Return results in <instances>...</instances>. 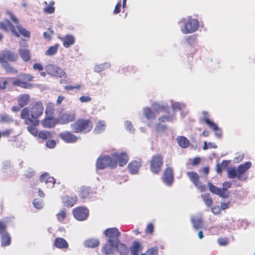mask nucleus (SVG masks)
<instances>
[{
    "mask_svg": "<svg viewBox=\"0 0 255 255\" xmlns=\"http://www.w3.org/2000/svg\"><path fill=\"white\" fill-rule=\"evenodd\" d=\"M44 112V106L42 102L36 101L30 107H25L21 110L20 117L22 119L23 115L28 114V118L32 120H39Z\"/></svg>",
    "mask_w": 255,
    "mask_h": 255,
    "instance_id": "nucleus-3",
    "label": "nucleus"
},
{
    "mask_svg": "<svg viewBox=\"0 0 255 255\" xmlns=\"http://www.w3.org/2000/svg\"><path fill=\"white\" fill-rule=\"evenodd\" d=\"M158 249L157 247H154L148 249L145 253L141 255H158Z\"/></svg>",
    "mask_w": 255,
    "mask_h": 255,
    "instance_id": "nucleus-45",
    "label": "nucleus"
},
{
    "mask_svg": "<svg viewBox=\"0 0 255 255\" xmlns=\"http://www.w3.org/2000/svg\"><path fill=\"white\" fill-rule=\"evenodd\" d=\"M229 239L227 237L220 238L218 239V243L221 246L227 245L229 243Z\"/></svg>",
    "mask_w": 255,
    "mask_h": 255,
    "instance_id": "nucleus-54",
    "label": "nucleus"
},
{
    "mask_svg": "<svg viewBox=\"0 0 255 255\" xmlns=\"http://www.w3.org/2000/svg\"><path fill=\"white\" fill-rule=\"evenodd\" d=\"M116 243L110 242L107 241V243L102 248V252L105 255L113 254L117 246Z\"/></svg>",
    "mask_w": 255,
    "mask_h": 255,
    "instance_id": "nucleus-23",
    "label": "nucleus"
},
{
    "mask_svg": "<svg viewBox=\"0 0 255 255\" xmlns=\"http://www.w3.org/2000/svg\"><path fill=\"white\" fill-rule=\"evenodd\" d=\"M59 46V44L58 43H56L53 46H50L45 52V54L48 56L53 55L57 52Z\"/></svg>",
    "mask_w": 255,
    "mask_h": 255,
    "instance_id": "nucleus-40",
    "label": "nucleus"
},
{
    "mask_svg": "<svg viewBox=\"0 0 255 255\" xmlns=\"http://www.w3.org/2000/svg\"><path fill=\"white\" fill-rule=\"evenodd\" d=\"M33 205L37 209H41L42 207V201L38 199H35L33 201Z\"/></svg>",
    "mask_w": 255,
    "mask_h": 255,
    "instance_id": "nucleus-56",
    "label": "nucleus"
},
{
    "mask_svg": "<svg viewBox=\"0 0 255 255\" xmlns=\"http://www.w3.org/2000/svg\"><path fill=\"white\" fill-rule=\"evenodd\" d=\"M143 113L145 117L148 120H153L155 119V115L153 112L149 108H145L143 110Z\"/></svg>",
    "mask_w": 255,
    "mask_h": 255,
    "instance_id": "nucleus-41",
    "label": "nucleus"
},
{
    "mask_svg": "<svg viewBox=\"0 0 255 255\" xmlns=\"http://www.w3.org/2000/svg\"><path fill=\"white\" fill-rule=\"evenodd\" d=\"M251 162L247 161L244 164H240L237 168L238 178L240 180H245L246 177L243 178L242 175L245 173L251 166Z\"/></svg>",
    "mask_w": 255,
    "mask_h": 255,
    "instance_id": "nucleus-22",
    "label": "nucleus"
},
{
    "mask_svg": "<svg viewBox=\"0 0 255 255\" xmlns=\"http://www.w3.org/2000/svg\"><path fill=\"white\" fill-rule=\"evenodd\" d=\"M62 41L63 45L65 48H68L75 43L74 37L70 34H67L65 36L60 38Z\"/></svg>",
    "mask_w": 255,
    "mask_h": 255,
    "instance_id": "nucleus-27",
    "label": "nucleus"
},
{
    "mask_svg": "<svg viewBox=\"0 0 255 255\" xmlns=\"http://www.w3.org/2000/svg\"><path fill=\"white\" fill-rule=\"evenodd\" d=\"M154 231V226L152 223H148L145 230V232L147 234H151Z\"/></svg>",
    "mask_w": 255,
    "mask_h": 255,
    "instance_id": "nucleus-53",
    "label": "nucleus"
},
{
    "mask_svg": "<svg viewBox=\"0 0 255 255\" xmlns=\"http://www.w3.org/2000/svg\"><path fill=\"white\" fill-rule=\"evenodd\" d=\"M18 58L17 54L10 50L4 49L0 51V64L6 72L15 74L18 72L8 62H16Z\"/></svg>",
    "mask_w": 255,
    "mask_h": 255,
    "instance_id": "nucleus-2",
    "label": "nucleus"
},
{
    "mask_svg": "<svg viewBox=\"0 0 255 255\" xmlns=\"http://www.w3.org/2000/svg\"><path fill=\"white\" fill-rule=\"evenodd\" d=\"M181 22L183 25L181 27V31L184 34L191 33L195 32L199 28V22L197 19L188 17L183 18Z\"/></svg>",
    "mask_w": 255,
    "mask_h": 255,
    "instance_id": "nucleus-7",
    "label": "nucleus"
},
{
    "mask_svg": "<svg viewBox=\"0 0 255 255\" xmlns=\"http://www.w3.org/2000/svg\"><path fill=\"white\" fill-rule=\"evenodd\" d=\"M41 182H44L47 185V187H53L55 184V179L53 177L49 176L47 173H43L41 175L39 178Z\"/></svg>",
    "mask_w": 255,
    "mask_h": 255,
    "instance_id": "nucleus-26",
    "label": "nucleus"
},
{
    "mask_svg": "<svg viewBox=\"0 0 255 255\" xmlns=\"http://www.w3.org/2000/svg\"><path fill=\"white\" fill-rule=\"evenodd\" d=\"M33 79L34 77L30 74L21 73L17 78L14 79L12 85L23 89H31L33 86L31 82Z\"/></svg>",
    "mask_w": 255,
    "mask_h": 255,
    "instance_id": "nucleus-5",
    "label": "nucleus"
},
{
    "mask_svg": "<svg viewBox=\"0 0 255 255\" xmlns=\"http://www.w3.org/2000/svg\"><path fill=\"white\" fill-rule=\"evenodd\" d=\"M76 114L74 112H65L62 114L58 117L57 122L60 124L66 125L74 122L76 119Z\"/></svg>",
    "mask_w": 255,
    "mask_h": 255,
    "instance_id": "nucleus-17",
    "label": "nucleus"
},
{
    "mask_svg": "<svg viewBox=\"0 0 255 255\" xmlns=\"http://www.w3.org/2000/svg\"><path fill=\"white\" fill-rule=\"evenodd\" d=\"M18 53L21 58L25 62L29 61L31 59V53L30 51L27 48H22L19 49L18 50Z\"/></svg>",
    "mask_w": 255,
    "mask_h": 255,
    "instance_id": "nucleus-28",
    "label": "nucleus"
},
{
    "mask_svg": "<svg viewBox=\"0 0 255 255\" xmlns=\"http://www.w3.org/2000/svg\"><path fill=\"white\" fill-rule=\"evenodd\" d=\"M22 120H24V124L28 125L27 128V131L34 136H36L38 133L36 127L39 125V120H31L28 118V114L22 115Z\"/></svg>",
    "mask_w": 255,
    "mask_h": 255,
    "instance_id": "nucleus-10",
    "label": "nucleus"
},
{
    "mask_svg": "<svg viewBox=\"0 0 255 255\" xmlns=\"http://www.w3.org/2000/svg\"><path fill=\"white\" fill-rule=\"evenodd\" d=\"M106 126V125L105 122L104 121L100 120L96 124L94 130L97 133H100L105 130Z\"/></svg>",
    "mask_w": 255,
    "mask_h": 255,
    "instance_id": "nucleus-36",
    "label": "nucleus"
},
{
    "mask_svg": "<svg viewBox=\"0 0 255 255\" xmlns=\"http://www.w3.org/2000/svg\"><path fill=\"white\" fill-rule=\"evenodd\" d=\"M93 127L92 121L85 119H79L71 125V128L75 133H88L92 130Z\"/></svg>",
    "mask_w": 255,
    "mask_h": 255,
    "instance_id": "nucleus-4",
    "label": "nucleus"
},
{
    "mask_svg": "<svg viewBox=\"0 0 255 255\" xmlns=\"http://www.w3.org/2000/svg\"><path fill=\"white\" fill-rule=\"evenodd\" d=\"M54 245L56 248L60 249H67L69 247L67 242L63 238L59 237L55 239Z\"/></svg>",
    "mask_w": 255,
    "mask_h": 255,
    "instance_id": "nucleus-29",
    "label": "nucleus"
},
{
    "mask_svg": "<svg viewBox=\"0 0 255 255\" xmlns=\"http://www.w3.org/2000/svg\"><path fill=\"white\" fill-rule=\"evenodd\" d=\"M212 129H213L215 132V134L218 138H221L222 136V131L221 128H220L218 125L215 123V126H211L209 127Z\"/></svg>",
    "mask_w": 255,
    "mask_h": 255,
    "instance_id": "nucleus-46",
    "label": "nucleus"
},
{
    "mask_svg": "<svg viewBox=\"0 0 255 255\" xmlns=\"http://www.w3.org/2000/svg\"><path fill=\"white\" fill-rule=\"evenodd\" d=\"M1 243L2 246L5 247L10 244L11 239L7 233L2 234Z\"/></svg>",
    "mask_w": 255,
    "mask_h": 255,
    "instance_id": "nucleus-37",
    "label": "nucleus"
},
{
    "mask_svg": "<svg viewBox=\"0 0 255 255\" xmlns=\"http://www.w3.org/2000/svg\"><path fill=\"white\" fill-rule=\"evenodd\" d=\"M46 146L49 148H53L56 145V142L54 139L48 140L46 143Z\"/></svg>",
    "mask_w": 255,
    "mask_h": 255,
    "instance_id": "nucleus-58",
    "label": "nucleus"
},
{
    "mask_svg": "<svg viewBox=\"0 0 255 255\" xmlns=\"http://www.w3.org/2000/svg\"><path fill=\"white\" fill-rule=\"evenodd\" d=\"M79 99L81 103L89 102L92 100V98L88 96H81Z\"/></svg>",
    "mask_w": 255,
    "mask_h": 255,
    "instance_id": "nucleus-63",
    "label": "nucleus"
},
{
    "mask_svg": "<svg viewBox=\"0 0 255 255\" xmlns=\"http://www.w3.org/2000/svg\"><path fill=\"white\" fill-rule=\"evenodd\" d=\"M31 101V97L28 94H21L17 97V105L22 109L26 107Z\"/></svg>",
    "mask_w": 255,
    "mask_h": 255,
    "instance_id": "nucleus-21",
    "label": "nucleus"
},
{
    "mask_svg": "<svg viewBox=\"0 0 255 255\" xmlns=\"http://www.w3.org/2000/svg\"><path fill=\"white\" fill-rule=\"evenodd\" d=\"M100 244V242L97 239H89L85 241L84 245L85 247L89 248H94L98 247Z\"/></svg>",
    "mask_w": 255,
    "mask_h": 255,
    "instance_id": "nucleus-33",
    "label": "nucleus"
},
{
    "mask_svg": "<svg viewBox=\"0 0 255 255\" xmlns=\"http://www.w3.org/2000/svg\"><path fill=\"white\" fill-rule=\"evenodd\" d=\"M176 117L174 115L168 116H163L158 118V123L155 126L156 130L157 131H164L167 129V126L164 125L165 122H172L175 120Z\"/></svg>",
    "mask_w": 255,
    "mask_h": 255,
    "instance_id": "nucleus-14",
    "label": "nucleus"
},
{
    "mask_svg": "<svg viewBox=\"0 0 255 255\" xmlns=\"http://www.w3.org/2000/svg\"><path fill=\"white\" fill-rule=\"evenodd\" d=\"M177 140L179 145L184 148H187L190 144V141L188 139L183 136H178Z\"/></svg>",
    "mask_w": 255,
    "mask_h": 255,
    "instance_id": "nucleus-34",
    "label": "nucleus"
},
{
    "mask_svg": "<svg viewBox=\"0 0 255 255\" xmlns=\"http://www.w3.org/2000/svg\"><path fill=\"white\" fill-rule=\"evenodd\" d=\"M163 182L167 186H171L174 180V170L168 165H166L162 177Z\"/></svg>",
    "mask_w": 255,
    "mask_h": 255,
    "instance_id": "nucleus-12",
    "label": "nucleus"
},
{
    "mask_svg": "<svg viewBox=\"0 0 255 255\" xmlns=\"http://www.w3.org/2000/svg\"><path fill=\"white\" fill-rule=\"evenodd\" d=\"M185 42L190 46L194 45L196 42V36L195 35H190L185 38Z\"/></svg>",
    "mask_w": 255,
    "mask_h": 255,
    "instance_id": "nucleus-47",
    "label": "nucleus"
},
{
    "mask_svg": "<svg viewBox=\"0 0 255 255\" xmlns=\"http://www.w3.org/2000/svg\"><path fill=\"white\" fill-rule=\"evenodd\" d=\"M47 73L53 76L61 78L65 76V73L64 70L53 64H49L45 67Z\"/></svg>",
    "mask_w": 255,
    "mask_h": 255,
    "instance_id": "nucleus-16",
    "label": "nucleus"
},
{
    "mask_svg": "<svg viewBox=\"0 0 255 255\" xmlns=\"http://www.w3.org/2000/svg\"><path fill=\"white\" fill-rule=\"evenodd\" d=\"M121 0L117 3L114 10V14H118L121 11Z\"/></svg>",
    "mask_w": 255,
    "mask_h": 255,
    "instance_id": "nucleus-64",
    "label": "nucleus"
},
{
    "mask_svg": "<svg viewBox=\"0 0 255 255\" xmlns=\"http://www.w3.org/2000/svg\"><path fill=\"white\" fill-rule=\"evenodd\" d=\"M121 255H128L129 252L128 248L120 241L117 244L116 249Z\"/></svg>",
    "mask_w": 255,
    "mask_h": 255,
    "instance_id": "nucleus-32",
    "label": "nucleus"
},
{
    "mask_svg": "<svg viewBox=\"0 0 255 255\" xmlns=\"http://www.w3.org/2000/svg\"><path fill=\"white\" fill-rule=\"evenodd\" d=\"M163 156L160 153H156L152 156L149 161V169L154 174H158L161 171L163 165Z\"/></svg>",
    "mask_w": 255,
    "mask_h": 255,
    "instance_id": "nucleus-6",
    "label": "nucleus"
},
{
    "mask_svg": "<svg viewBox=\"0 0 255 255\" xmlns=\"http://www.w3.org/2000/svg\"><path fill=\"white\" fill-rule=\"evenodd\" d=\"M201 196L207 207H210L212 206L213 204V199L209 193L202 194Z\"/></svg>",
    "mask_w": 255,
    "mask_h": 255,
    "instance_id": "nucleus-38",
    "label": "nucleus"
},
{
    "mask_svg": "<svg viewBox=\"0 0 255 255\" xmlns=\"http://www.w3.org/2000/svg\"><path fill=\"white\" fill-rule=\"evenodd\" d=\"M112 157L114 161H115L117 164L118 163L120 166L126 165L128 160V155L124 152L120 154L114 153L112 154Z\"/></svg>",
    "mask_w": 255,
    "mask_h": 255,
    "instance_id": "nucleus-19",
    "label": "nucleus"
},
{
    "mask_svg": "<svg viewBox=\"0 0 255 255\" xmlns=\"http://www.w3.org/2000/svg\"><path fill=\"white\" fill-rule=\"evenodd\" d=\"M48 31H49L48 32H43V38L47 40L48 41H50L52 39V36L54 34V31L50 28H48Z\"/></svg>",
    "mask_w": 255,
    "mask_h": 255,
    "instance_id": "nucleus-48",
    "label": "nucleus"
},
{
    "mask_svg": "<svg viewBox=\"0 0 255 255\" xmlns=\"http://www.w3.org/2000/svg\"><path fill=\"white\" fill-rule=\"evenodd\" d=\"M77 202V196L76 195L66 196L63 198V203L65 206L71 207Z\"/></svg>",
    "mask_w": 255,
    "mask_h": 255,
    "instance_id": "nucleus-24",
    "label": "nucleus"
},
{
    "mask_svg": "<svg viewBox=\"0 0 255 255\" xmlns=\"http://www.w3.org/2000/svg\"><path fill=\"white\" fill-rule=\"evenodd\" d=\"M104 234L108 238V242L118 243L120 241L121 233L116 228L107 229L104 231Z\"/></svg>",
    "mask_w": 255,
    "mask_h": 255,
    "instance_id": "nucleus-11",
    "label": "nucleus"
},
{
    "mask_svg": "<svg viewBox=\"0 0 255 255\" xmlns=\"http://www.w3.org/2000/svg\"><path fill=\"white\" fill-rule=\"evenodd\" d=\"M142 166V160L139 158L137 160L131 161L128 165L129 172L132 174H135L138 172Z\"/></svg>",
    "mask_w": 255,
    "mask_h": 255,
    "instance_id": "nucleus-20",
    "label": "nucleus"
},
{
    "mask_svg": "<svg viewBox=\"0 0 255 255\" xmlns=\"http://www.w3.org/2000/svg\"><path fill=\"white\" fill-rule=\"evenodd\" d=\"M13 133V129L12 128L7 129L1 132V136L8 137L10 135Z\"/></svg>",
    "mask_w": 255,
    "mask_h": 255,
    "instance_id": "nucleus-57",
    "label": "nucleus"
},
{
    "mask_svg": "<svg viewBox=\"0 0 255 255\" xmlns=\"http://www.w3.org/2000/svg\"><path fill=\"white\" fill-rule=\"evenodd\" d=\"M228 176L230 178H234L236 177H238L237 170L234 167L230 168L228 170Z\"/></svg>",
    "mask_w": 255,
    "mask_h": 255,
    "instance_id": "nucleus-51",
    "label": "nucleus"
},
{
    "mask_svg": "<svg viewBox=\"0 0 255 255\" xmlns=\"http://www.w3.org/2000/svg\"><path fill=\"white\" fill-rule=\"evenodd\" d=\"M13 121V119L8 115H2L0 116V123H10Z\"/></svg>",
    "mask_w": 255,
    "mask_h": 255,
    "instance_id": "nucleus-50",
    "label": "nucleus"
},
{
    "mask_svg": "<svg viewBox=\"0 0 255 255\" xmlns=\"http://www.w3.org/2000/svg\"><path fill=\"white\" fill-rule=\"evenodd\" d=\"M229 161L227 160H223L221 164H217L216 170L218 173H222L223 168H226L229 165Z\"/></svg>",
    "mask_w": 255,
    "mask_h": 255,
    "instance_id": "nucleus-49",
    "label": "nucleus"
},
{
    "mask_svg": "<svg viewBox=\"0 0 255 255\" xmlns=\"http://www.w3.org/2000/svg\"><path fill=\"white\" fill-rule=\"evenodd\" d=\"M11 19V20L16 24V28L18 32L16 31L14 26L11 22L7 19H4L3 20L0 22V29L5 31H10L16 37H19L22 35L23 37L28 38L30 36V33L29 31L26 30L24 27H22L19 23L17 18L13 14V13L9 11L6 12Z\"/></svg>",
    "mask_w": 255,
    "mask_h": 255,
    "instance_id": "nucleus-1",
    "label": "nucleus"
},
{
    "mask_svg": "<svg viewBox=\"0 0 255 255\" xmlns=\"http://www.w3.org/2000/svg\"><path fill=\"white\" fill-rule=\"evenodd\" d=\"M193 227L195 229H198L202 227L203 221L201 219H195L192 220Z\"/></svg>",
    "mask_w": 255,
    "mask_h": 255,
    "instance_id": "nucleus-52",
    "label": "nucleus"
},
{
    "mask_svg": "<svg viewBox=\"0 0 255 255\" xmlns=\"http://www.w3.org/2000/svg\"><path fill=\"white\" fill-rule=\"evenodd\" d=\"M55 112L54 104L49 102L48 103L45 109V114L47 117H53Z\"/></svg>",
    "mask_w": 255,
    "mask_h": 255,
    "instance_id": "nucleus-35",
    "label": "nucleus"
},
{
    "mask_svg": "<svg viewBox=\"0 0 255 255\" xmlns=\"http://www.w3.org/2000/svg\"><path fill=\"white\" fill-rule=\"evenodd\" d=\"M54 4V2L53 1H51L49 4L44 8V12L48 14L53 13L55 11V8L53 6Z\"/></svg>",
    "mask_w": 255,
    "mask_h": 255,
    "instance_id": "nucleus-44",
    "label": "nucleus"
},
{
    "mask_svg": "<svg viewBox=\"0 0 255 255\" xmlns=\"http://www.w3.org/2000/svg\"><path fill=\"white\" fill-rule=\"evenodd\" d=\"M117 163L114 161L112 154L111 156L104 155L99 157L97 160L96 167L99 169H103L107 167H110L111 168H116Z\"/></svg>",
    "mask_w": 255,
    "mask_h": 255,
    "instance_id": "nucleus-9",
    "label": "nucleus"
},
{
    "mask_svg": "<svg viewBox=\"0 0 255 255\" xmlns=\"http://www.w3.org/2000/svg\"><path fill=\"white\" fill-rule=\"evenodd\" d=\"M92 194V190L89 187H82L79 192V196L80 198L84 199L90 197Z\"/></svg>",
    "mask_w": 255,
    "mask_h": 255,
    "instance_id": "nucleus-31",
    "label": "nucleus"
},
{
    "mask_svg": "<svg viewBox=\"0 0 255 255\" xmlns=\"http://www.w3.org/2000/svg\"><path fill=\"white\" fill-rule=\"evenodd\" d=\"M73 214L74 218L80 221L87 219L89 216V210L84 207H78L73 210Z\"/></svg>",
    "mask_w": 255,
    "mask_h": 255,
    "instance_id": "nucleus-13",
    "label": "nucleus"
},
{
    "mask_svg": "<svg viewBox=\"0 0 255 255\" xmlns=\"http://www.w3.org/2000/svg\"><path fill=\"white\" fill-rule=\"evenodd\" d=\"M81 88L80 84H76L75 86L66 85L64 86V89L66 91H71L74 89L80 90Z\"/></svg>",
    "mask_w": 255,
    "mask_h": 255,
    "instance_id": "nucleus-55",
    "label": "nucleus"
},
{
    "mask_svg": "<svg viewBox=\"0 0 255 255\" xmlns=\"http://www.w3.org/2000/svg\"><path fill=\"white\" fill-rule=\"evenodd\" d=\"M7 84V81L4 78H0V89H5L6 88V86Z\"/></svg>",
    "mask_w": 255,
    "mask_h": 255,
    "instance_id": "nucleus-59",
    "label": "nucleus"
},
{
    "mask_svg": "<svg viewBox=\"0 0 255 255\" xmlns=\"http://www.w3.org/2000/svg\"><path fill=\"white\" fill-rule=\"evenodd\" d=\"M232 184L230 181H225L223 184V188H220L214 185L211 182H208V185L210 191L213 194L217 195L223 198H227L230 195V192L227 189L230 188Z\"/></svg>",
    "mask_w": 255,
    "mask_h": 255,
    "instance_id": "nucleus-8",
    "label": "nucleus"
},
{
    "mask_svg": "<svg viewBox=\"0 0 255 255\" xmlns=\"http://www.w3.org/2000/svg\"><path fill=\"white\" fill-rule=\"evenodd\" d=\"M57 218L60 222H63L67 217V211L65 209L61 210L57 215Z\"/></svg>",
    "mask_w": 255,
    "mask_h": 255,
    "instance_id": "nucleus-43",
    "label": "nucleus"
},
{
    "mask_svg": "<svg viewBox=\"0 0 255 255\" xmlns=\"http://www.w3.org/2000/svg\"><path fill=\"white\" fill-rule=\"evenodd\" d=\"M143 249V248L140 243L134 241L130 248V253L132 255H141V254H143L141 253Z\"/></svg>",
    "mask_w": 255,
    "mask_h": 255,
    "instance_id": "nucleus-25",
    "label": "nucleus"
},
{
    "mask_svg": "<svg viewBox=\"0 0 255 255\" xmlns=\"http://www.w3.org/2000/svg\"><path fill=\"white\" fill-rule=\"evenodd\" d=\"M187 175L190 180L198 189L201 191H205L206 190V186L205 185H202L200 181L199 176L196 172L193 171L187 172Z\"/></svg>",
    "mask_w": 255,
    "mask_h": 255,
    "instance_id": "nucleus-15",
    "label": "nucleus"
},
{
    "mask_svg": "<svg viewBox=\"0 0 255 255\" xmlns=\"http://www.w3.org/2000/svg\"><path fill=\"white\" fill-rule=\"evenodd\" d=\"M126 128L127 130L129 131L130 132H132L134 131V128L132 125V124L129 121H127L125 123Z\"/></svg>",
    "mask_w": 255,
    "mask_h": 255,
    "instance_id": "nucleus-60",
    "label": "nucleus"
},
{
    "mask_svg": "<svg viewBox=\"0 0 255 255\" xmlns=\"http://www.w3.org/2000/svg\"><path fill=\"white\" fill-rule=\"evenodd\" d=\"M202 120L209 126H215V123L211 121L209 118V115L208 112L203 111L202 113Z\"/></svg>",
    "mask_w": 255,
    "mask_h": 255,
    "instance_id": "nucleus-39",
    "label": "nucleus"
},
{
    "mask_svg": "<svg viewBox=\"0 0 255 255\" xmlns=\"http://www.w3.org/2000/svg\"><path fill=\"white\" fill-rule=\"evenodd\" d=\"M41 123L43 127L45 128H53L56 125L55 120L53 118V117H47L44 118Z\"/></svg>",
    "mask_w": 255,
    "mask_h": 255,
    "instance_id": "nucleus-30",
    "label": "nucleus"
},
{
    "mask_svg": "<svg viewBox=\"0 0 255 255\" xmlns=\"http://www.w3.org/2000/svg\"><path fill=\"white\" fill-rule=\"evenodd\" d=\"M212 212L215 215H218L221 212V209L219 206H215L211 208Z\"/></svg>",
    "mask_w": 255,
    "mask_h": 255,
    "instance_id": "nucleus-61",
    "label": "nucleus"
},
{
    "mask_svg": "<svg viewBox=\"0 0 255 255\" xmlns=\"http://www.w3.org/2000/svg\"><path fill=\"white\" fill-rule=\"evenodd\" d=\"M59 137L66 143H74L78 139V137L71 131H64L59 133Z\"/></svg>",
    "mask_w": 255,
    "mask_h": 255,
    "instance_id": "nucleus-18",
    "label": "nucleus"
},
{
    "mask_svg": "<svg viewBox=\"0 0 255 255\" xmlns=\"http://www.w3.org/2000/svg\"><path fill=\"white\" fill-rule=\"evenodd\" d=\"M6 224L2 221H0V234H4L6 230Z\"/></svg>",
    "mask_w": 255,
    "mask_h": 255,
    "instance_id": "nucleus-62",
    "label": "nucleus"
},
{
    "mask_svg": "<svg viewBox=\"0 0 255 255\" xmlns=\"http://www.w3.org/2000/svg\"><path fill=\"white\" fill-rule=\"evenodd\" d=\"M37 135L39 138L43 140H46L48 138H51L52 136L51 132L43 130L39 131Z\"/></svg>",
    "mask_w": 255,
    "mask_h": 255,
    "instance_id": "nucleus-42",
    "label": "nucleus"
}]
</instances>
